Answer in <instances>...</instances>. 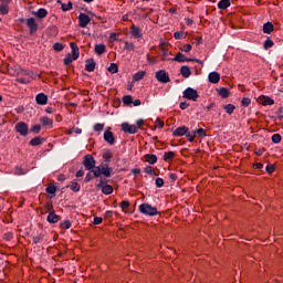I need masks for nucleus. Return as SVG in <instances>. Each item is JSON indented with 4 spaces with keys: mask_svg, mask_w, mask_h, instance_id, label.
Wrapping results in <instances>:
<instances>
[{
    "mask_svg": "<svg viewBox=\"0 0 283 283\" xmlns=\"http://www.w3.org/2000/svg\"><path fill=\"white\" fill-rule=\"evenodd\" d=\"M130 34L133 39H143V30L139 27H136V24L130 27Z\"/></svg>",
    "mask_w": 283,
    "mask_h": 283,
    "instance_id": "13",
    "label": "nucleus"
},
{
    "mask_svg": "<svg viewBox=\"0 0 283 283\" xmlns=\"http://www.w3.org/2000/svg\"><path fill=\"white\" fill-rule=\"evenodd\" d=\"M180 74L184 78H189L191 76V69L188 65H184L180 69Z\"/></svg>",
    "mask_w": 283,
    "mask_h": 283,
    "instance_id": "24",
    "label": "nucleus"
},
{
    "mask_svg": "<svg viewBox=\"0 0 283 283\" xmlns=\"http://www.w3.org/2000/svg\"><path fill=\"white\" fill-rule=\"evenodd\" d=\"M59 220H61V217L56 214V212L54 211L49 212V216L46 218V222H49V224H56Z\"/></svg>",
    "mask_w": 283,
    "mask_h": 283,
    "instance_id": "15",
    "label": "nucleus"
},
{
    "mask_svg": "<svg viewBox=\"0 0 283 283\" xmlns=\"http://www.w3.org/2000/svg\"><path fill=\"white\" fill-rule=\"evenodd\" d=\"M172 136L175 137L186 136L189 143H193V140H196V133L189 132V128L187 126L177 127L172 133Z\"/></svg>",
    "mask_w": 283,
    "mask_h": 283,
    "instance_id": "2",
    "label": "nucleus"
},
{
    "mask_svg": "<svg viewBox=\"0 0 283 283\" xmlns=\"http://www.w3.org/2000/svg\"><path fill=\"white\" fill-rule=\"evenodd\" d=\"M60 227H61V229L67 230V229H70L72 227V222L70 220H65L64 222H62L60 224Z\"/></svg>",
    "mask_w": 283,
    "mask_h": 283,
    "instance_id": "50",
    "label": "nucleus"
},
{
    "mask_svg": "<svg viewBox=\"0 0 283 283\" xmlns=\"http://www.w3.org/2000/svg\"><path fill=\"white\" fill-rule=\"evenodd\" d=\"M180 50L181 52H191L192 46L191 44H185Z\"/></svg>",
    "mask_w": 283,
    "mask_h": 283,
    "instance_id": "57",
    "label": "nucleus"
},
{
    "mask_svg": "<svg viewBox=\"0 0 283 283\" xmlns=\"http://www.w3.org/2000/svg\"><path fill=\"white\" fill-rule=\"evenodd\" d=\"M46 193H51L52 196H54V193H56V187L55 186H48L45 188Z\"/></svg>",
    "mask_w": 283,
    "mask_h": 283,
    "instance_id": "51",
    "label": "nucleus"
},
{
    "mask_svg": "<svg viewBox=\"0 0 283 283\" xmlns=\"http://www.w3.org/2000/svg\"><path fill=\"white\" fill-rule=\"evenodd\" d=\"M120 129L124 134H138V126L129 125L127 122L122 123Z\"/></svg>",
    "mask_w": 283,
    "mask_h": 283,
    "instance_id": "9",
    "label": "nucleus"
},
{
    "mask_svg": "<svg viewBox=\"0 0 283 283\" xmlns=\"http://www.w3.org/2000/svg\"><path fill=\"white\" fill-rule=\"evenodd\" d=\"M274 27L272 22H266L263 24V33L264 34H271V32H273Z\"/></svg>",
    "mask_w": 283,
    "mask_h": 283,
    "instance_id": "29",
    "label": "nucleus"
},
{
    "mask_svg": "<svg viewBox=\"0 0 283 283\" xmlns=\"http://www.w3.org/2000/svg\"><path fill=\"white\" fill-rule=\"evenodd\" d=\"M87 171H94L96 169V159L92 155H85L84 160L82 163Z\"/></svg>",
    "mask_w": 283,
    "mask_h": 283,
    "instance_id": "5",
    "label": "nucleus"
},
{
    "mask_svg": "<svg viewBox=\"0 0 283 283\" xmlns=\"http://www.w3.org/2000/svg\"><path fill=\"white\" fill-rule=\"evenodd\" d=\"M108 72L111 74H118V65L116 63H111Z\"/></svg>",
    "mask_w": 283,
    "mask_h": 283,
    "instance_id": "41",
    "label": "nucleus"
},
{
    "mask_svg": "<svg viewBox=\"0 0 283 283\" xmlns=\"http://www.w3.org/2000/svg\"><path fill=\"white\" fill-rule=\"evenodd\" d=\"M107 52V46L105 44H95V54L101 56V54H105Z\"/></svg>",
    "mask_w": 283,
    "mask_h": 283,
    "instance_id": "25",
    "label": "nucleus"
},
{
    "mask_svg": "<svg viewBox=\"0 0 283 283\" xmlns=\"http://www.w3.org/2000/svg\"><path fill=\"white\" fill-rule=\"evenodd\" d=\"M174 158H176V153L174 151H168L164 154V160L166 161L174 160Z\"/></svg>",
    "mask_w": 283,
    "mask_h": 283,
    "instance_id": "37",
    "label": "nucleus"
},
{
    "mask_svg": "<svg viewBox=\"0 0 283 283\" xmlns=\"http://www.w3.org/2000/svg\"><path fill=\"white\" fill-rule=\"evenodd\" d=\"M155 185L158 189H160V187H165V180L163 178H157Z\"/></svg>",
    "mask_w": 283,
    "mask_h": 283,
    "instance_id": "53",
    "label": "nucleus"
},
{
    "mask_svg": "<svg viewBox=\"0 0 283 283\" xmlns=\"http://www.w3.org/2000/svg\"><path fill=\"white\" fill-rule=\"evenodd\" d=\"M179 107H180V109H187V107H189V103H187V102H181V103L179 104Z\"/></svg>",
    "mask_w": 283,
    "mask_h": 283,
    "instance_id": "63",
    "label": "nucleus"
},
{
    "mask_svg": "<svg viewBox=\"0 0 283 283\" xmlns=\"http://www.w3.org/2000/svg\"><path fill=\"white\" fill-rule=\"evenodd\" d=\"M35 102L38 105H48V95L40 93L35 96Z\"/></svg>",
    "mask_w": 283,
    "mask_h": 283,
    "instance_id": "19",
    "label": "nucleus"
},
{
    "mask_svg": "<svg viewBox=\"0 0 283 283\" xmlns=\"http://www.w3.org/2000/svg\"><path fill=\"white\" fill-rule=\"evenodd\" d=\"M15 132L20 134V136H27L30 132V128H28V124H25L24 122H19L15 125Z\"/></svg>",
    "mask_w": 283,
    "mask_h": 283,
    "instance_id": "10",
    "label": "nucleus"
},
{
    "mask_svg": "<svg viewBox=\"0 0 283 283\" xmlns=\"http://www.w3.org/2000/svg\"><path fill=\"white\" fill-rule=\"evenodd\" d=\"M67 187H70V189L74 191V193H78V191H81V184L76 181H72L71 185Z\"/></svg>",
    "mask_w": 283,
    "mask_h": 283,
    "instance_id": "32",
    "label": "nucleus"
},
{
    "mask_svg": "<svg viewBox=\"0 0 283 283\" xmlns=\"http://www.w3.org/2000/svg\"><path fill=\"white\" fill-rule=\"evenodd\" d=\"M27 28H29L30 34H34L39 30V24L36 23V19L29 18L25 20Z\"/></svg>",
    "mask_w": 283,
    "mask_h": 283,
    "instance_id": "11",
    "label": "nucleus"
},
{
    "mask_svg": "<svg viewBox=\"0 0 283 283\" xmlns=\"http://www.w3.org/2000/svg\"><path fill=\"white\" fill-rule=\"evenodd\" d=\"M63 43H61V42H56V43H54L53 44V50L55 51V52H63Z\"/></svg>",
    "mask_w": 283,
    "mask_h": 283,
    "instance_id": "46",
    "label": "nucleus"
},
{
    "mask_svg": "<svg viewBox=\"0 0 283 283\" xmlns=\"http://www.w3.org/2000/svg\"><path fill=\"white\" fill-rule=\"evenodd\" d=\"M112 171L113 169L109 167V165L101 164L92 170V174L94 178H101V176H104L105 178H112Z\"/></svg>",
    "mask_w": 283,
    "mask_h": 283,
    "instance_id": "1",
    "label": "nucleus"
},
{
    "mask_svg": "<svg viewBox=\"0 0 283 283\" xmlns=\"http://www.w3.org/2000/svg\"><path fill=\"white\" fill-rule=\"evenodd\" d=\"M15 174L17 176H25L27 171L21 167H15Z\"/></svg>",
    "mask_w": 283,
    "mask_h": 283,
    "instance_id": "55",
    "label": "nucleus"
},
{
    "mask_svg": "<svg viewBox=\"0 0 283 283\" xmlns=\"http://www.w3.org/2000/svg\"><path fill=\"white\" fill-rule=\"evenodd\" d=\"M184 98H188V101H198L200 98V95L198 94V91L195 88L188 87L184 91Z\"/></svg>",
    "mask_w": 283,
    "mask_h": 283,
    "instance_id": "6",
    "label": "nucleus"
},
{
    "mask_svg": "<svg viewBox=\"0 0 283 283\" xmlns=\"http://www.w3.org/2000/svg\"><path fill=\"white\" fill-rule=\"evenodd\" d=\"M129 201L128 200H124L119 203V207L123 211H125L126 209H129Z\"/></svg>",
    "mask_w": 283,
    "mask_h": 283,
    "instance_id": "52",
    "label": "nucleus"
},
{
    "mask_svg": "<svg viewBox=\"0 0 283 283\" xmlns=\"http://www.w3.org/2000/svg\"><path fill=\"white\" fill-rule=\"evenodd\" d=\"M208 81L210 83H213V85H216L217 83H220V73H218L216 71L210 72L208 75Z\"/></svg>",
    "mask_w": 283,
    "mask_h": 283,
    "instance_id": "18",
    "label": "nucleus"
},
{
    "mask_svg": "<svg viewBox=\"0 0 283 283\" xmlns=\"http://www.w3.org/2000/svg\"><path fill=\"white\" fill-rule=\"evenodd\" d=\"M64 65H71V63L73 62V61H76V60H74V57L72 56V54H67V56H65L64 57Z\"/></svg>",
    "mask_w": 283,
    "mask_h": 283,
    "instance_id": "45",
    "label": "nucleus"
},
{
    "mask_svg": "<svg viewBox=\"0 0 283 283\" xmlns=\"http://www.w3.org/2000/svg\"><path fill=\"white\" fill-rule=\"evenodd\" d=\"M8 12H10V6L1 3L0 4V13L8 14Z\"/></svg>",
    "mask_w": 283,
    "mask_h": 283,
    "instance_id": "42",
    "label": "nucleus"
},
{
    "mask_svg": "<svg viewBox=\"0 0 283 283\" xmlns=\"http://www.w3.org/2000/svg\"><path fill=\"white\" fill-rule=\"evenodd\" d=\"M94 132H103L105 129V124L97 123L93 126Z\"/></svg>",
    "mask_w": 283,
    "mask_h": 283,
    "instance_id": "47",
    "label": "nucleus"
},
{
    "mask_svg": "<svg viewBox=\"0 0 283 283\" xmlns=\"http://www.w3.org/2000/svg\"><path fill=\"white\" fill-rule=\"evenodd\" d=\"M174 39H176L177 41L180 39H187V33H185L184 31H176L174 33Z\"/></svg>",
    "mask_w": 283,
    "mask_h": 283,
    "instance_id": "36",
    "label": "nucleus"
},
{
    "mask_svg": "<svg viewBox=\"0 0 283 283\" xmlns=\"http://www.w3.org/2000/svg\"><path fill=\"white\" fill-rule=\"evenodd\" d=\"M190 134H195V138L198 136L199 138H205L207 136V133L202 128L191 130Z\"/></svg>",
    "mask_w": 283,
    "mask_h": 283,
    "instance_id": "33",
    "label": "nucleus"
},
{
    "mask_svg": "<svg viewBox=\"0 0 283 283\" xmlns=\"http://www.w3.org/2000/svg\"><path fill=\"white\" fill-rule=\"evenodd\" d=\"M155 78H157V81L159 83H170L171 78L169 77V73H167V71L165 70H159L155 73Z\"/></svg>",
    "mask_w": 283,
    "mask_h": 283,
    "instance_id": "7",
    "label": "nucleus"
},
{
    "mask_svg": "<svg viewBox=\"0 0 283 283\" xmlns=\"http://www.w3.org/2000/svg\"><path fill=\"white\" fill-rule=\"evenodd\" d=\"M218 94L221 95V98H229L231 96V91L227 87H221L219 91H218Z\"/></svg>",
    "mask_w": 283,
    "mask_h": 283,
    "instance_id": "28",
    "label": "nucleus"
},
{
    "mask_svg": "<svg viewBox=\"0 0 283 283\" xmlns=\"http://www.w3.org/2000/svg\"><path fill=\"white\" fill-rule=\"evenodd\" d=\"M223 109L227 112V114L231 115L233 112H235V105L227 104L223 106Z\"/></svg>",
    "mask_w": 283,
    "mask_h": 283,
    "instance_id": "34",
    "label": "nucleus"
},
{
    "mask_svg": "<svg viewBox=\"0 0 283 283\" xmlns=\"http://www.w3.org/2000/svg\"><path fill=\"white\" fill-rule=\"evenodd\" d=\"M31 14L36 17V19H45V17H48V11L45 8H40L38 11H32Z\"/></svg>",
    "mask_w": 283,
    "mask_h": 283,
    "instance_id": "20",
    "label": "nucleus"
},
{
    "mask_svg": "<svg viewBox=\"0 0 283 283\" xmlns=\"http://www.w3.org/2000/svg\"><path fill=\"white\" fill-rule=\"evenodd\" d=\"M145 174H148L149 176H157V174H154V169H151L150 166L145 168Z\"/></svg>",
    "mask_w": 283,
    "mask_h": 283,
    "instance_id": "59",
    "label": "nucleus"
},
{
    "mask_svg": "<svg viewBox=\"0 0 283 283\" xmlns=\"http://www.w3.org/2000/svg\"><path fill=\"white\" fill-rule=\"evenodd\" d=\"M40 123L42 124V127H52V125H54V120L49 117H41Z\"/></svg>",
    "mask_w": 283,
    "mask_h": 283,
    "instance_id": "26",
    "label": "nucleus"
},
{
    "mask_svg": "<svg viewBox=\"0 0 283 283\" xmlns=\"http://www.w3.org/2000/svg\"><path fill=\"white\" fill-rule=\"evenodd\" d=\"M145 160L149 165H156L158 163V157L154 154H147L145 155Z\"/></svg>",
    "mask_w": 283,
    "mask_h": 283,
    "instance_id": "23",
    "label": "nucleus"
},
{
    "mask_svg": "<svg viewBox=\"0 0 283 283\" xmlns=\"http://www.w3.org/2000/svg\"><path fill=\"white\" fill-rule=\"evenodd\" d=\"M272 143H274L275 145L282 143V135L280 134L272 135Z\"/></svg>",
    "mask_w": 283,
    "mask_h": 283,
    "instance_id": "43",
    "label": "nucleus"
},
{
    "mask_svg": "<svg viewBox=\"0 0 283 283\" xmlns=\"http://www.w3.org/2000/svg\"><path fill=\"white\" fill-rule=\"evenodd\" d=\"M104 140L105 143H108V145H114L116 143V137H114V133H112V130H105Z\"/></svg>",
    "mask_w": 283,
    "mask_h": 283,
    "instance_id": "14",
    "label": "nucleus"
},
{
    "mask_svg": "<svg viewBox=\"0 0 283 283\" xmlns=\"http://www.w3.org/2000/svg\"><path fill=\"white\" fill-rule=\"evenodd\" d=\"M107 182H109V180L101 178L96 187L97 189H102V193H104V196H112V193H114V187Z\"/></svg>",
    "mask_w": 283,
    "mask_h": 283,
    "instance_id": "4",
    "label": "nucleus"
},
{
    "mask_svg": "<svg viewBox=\"0 0 283 283\" xmlns=\"http://www.w3.org/2000/svg\"><path fill=\"white\" fill-rule=\"evenodd\" d=\"M45 209L49 213H52V211H54V206L52 203H46Z\"/></svg>",
    "mask_w": 283,
    "mask_h": 283,
    "instance_id": "61",
    "label": "nucleus"
},
{
    "mask_svg": "<svg viewBox=\"0 0 283 283\" xmlns=\"http://www.w3.org/2000/svg\"><path fill=\"white\" fill-rule=\"evenodd\" d=\"M169 61H176L177 63L195 62L200 63L198 59L185 57V54L181 52L177 53L175 57L169 59Z\"/></svg>",
    "mask_w": 283,
    "mask_h": 283,
    "instance_id": "8",
    "label": "nucleus"
},
{
    "mask_svg": "<svg viewBox=\"0 0 283 283\" xmlns=\"http://www.w3.org/2000/svg\"><path fill=\"white\" fill-rule=\"evenodd\" d=\"M70 48L72 50L71 56L73 57V60H78V56H81V52L78 51V45L75 42H71Z\"/></svg>",
    "mask_w": 283,
    "mask_h": 283,
    "instance_id": "16",
    "label": "nucleus"
},
{
    "mask_svg": "<svg viewBox=\"0 0 283 283\" xmlns=\"http://www.w3.org/2000/svg\"><path fill=\"white\" fill-rule=\"evenodd\" d=\"M259 103H261V105H275V101L266 95H261L259 97Z\"/></svg>",
    "mask_w": 283,
    "mask_h": 283,
    "instance_id": "17",
    "label": "nucleus"
},
{
    "mask_svg": "<svg viewBox=\"0 0 283 283\" xmlns=\"http://www.w3.org/2000/svg\"><path fill=\"white\" fill-rule=\"evenodd\" d=\"M91 21L92 19L90 18V15H87L86 13H80L78 15L80 28H87Z\"/></svg>",
    "mask_w": 283,
    "mask_h": 283,
    "instance_id": "12",
    "label": "nucleus"
},
{
    "mask_svg": "<svg viewBox=\"0 0 283 283\" xmlns=\"http://www.w3.org/2000/svg\"><path fill=\"white\" fill-rule=\"evenodd\" d=\"M265 171H266L268 174H273V171H275V166H274V165H268V166L265 167Z\"/></svg>",
    "mask_w": 283,
    "mask_h": 283,
    "instance_id": "58",
    "label": "nucleus"
},
{
    "mask_svg": "<svg viewBox=\"0 0 283 283\" xmlns=\"http://www.w3.org/2000/svg\"><path fill=\"white\" fill-rule=\"evenodd\" d=\"M231 7V0H220L218 2L219 10H227V8Z\"/></svg>",
    "mask_w": 283,
    "mask_h": 283,
    "instance_id": "27",
    "label": "nucleus"
},
{
    "mask_svg": "<svg viewBox=\"0 0 283 283\" xmlns=\"http://www.w3.org/2000/svg\"><path fill=\"white\" fill-rule=\"evenodd\" d=\"M135 48H136V45H134V43H132V42H125V44H124V50H127V52L134 51Z\"/></svg>",
    "mask_w": 283,
    "mask_h": 283,
    "instance_id": "44",
    "label": "nucleus"
},
{
    "mask_svg": "<svg viewBox=\"0 0 283 283\" xmlns=\"http://www.w3.org/2000/svg\"><path fill=\"white\" fill-rule=\"evenodd\" d=\"M155 125L158 127V129H163L165 127V122L156 119Z\"/></svg>",
    "mask_w": 283,
    "mask_h": 283,
    "instance_id": "56",
    "label": "nucleus"
},
{
    "mask_svg": "<svg viewBox=\"0 0 283 283\" xmlns=\"http://www.w3.org/2000/svg\"><path fill=\"white\" fill-rule=\"evenodd\" d=\"M103 223V218L101 217H95L93 220V224H102Z\"/></svg>",
    "mask_w": 283,
    "mask_h": 283,
    "instance_id": "62",
    "label": "nucleus"
},
{
    "mask_svg": "<svg viewBox=\"0 0 283 283\" xmlns=\"http://www.w3.org/2000/svg\"><path fill=\"white\" fill-rule=\"evenodd\" d=\"M273 45H275V43L273 42V40H271V38H268L264 41L263 48L264 50H270V48H273Z\"/></svg>",
    "mask_w": 283,
    "mask_h": 283,
    "instance_id": "38",
    "label": "nucleus"
},
{
    "mask_svg": "<svg viewBox=\"0 0 283 283\" xmlns=\"http://www.w3.org/2000/svg\"><path fill=\"white\" fill-rule=\"evenodd\" d=\"M94 70H96V62L94 61V59L86 60L85 71L86 72H94Z\"/></svg>",
    "mask_w": 283,
    "mask_h": 283,
    "instance_id": "21",
    "label": "nucleus"
},
{
    "mask_svg": "<svg viewBox=\"0 0 283 283\" xmlns=\"http://www.w3.org/2000/svg\"><path fill=\"white\" fill-rule=\"evenodd\" d=\"M133 176H139L140 169L139 168H133L132 170Z\"/></svg>",
    "mask_w": 283,
    "mask_h": 283,
    "instance_id": "64",
    "label": "nucleus"
},
{
    "mask_svg": "<svg viewBox=\"0 0 283 283\" xmlns=\"http://www.w3.org/2000/svg\"><path fill=\"white\" fill-rule=\"evenodd\" d=\"M124 105H132V103H134V98L132 97V95H125L122 98Z\"/></svg>",
    "mask_w": 283,
    "mask_h": 283,
    "instance_id": "40",
    "label": "nucleus"
},
{
    "mask_svg": "<svg viewBox=\"0 0 283 283\" xmlns=\"http://www.w3.org/2000/svg\"><path fill=\"white\" fill-rule=\"evenodd\" d=\"M112 158H114L112 150H106L103 153L104 163H112Z\"/></svg>",
    "mask_w": 283,
    "mask_h": 283,
    "instance_id": "31",
    "label": "nucleus"
},
{
    "mask_svg": "<svg viewBox=\"0 0 283 283\" xmlns=\"http://www.w3.org/2000/svg\"><path fill=\"white\" fill-rule=\"evenodd\" d=\"M145 78V71H139L133 76V81L138 82Z\"/></svg>",
    "mask_w": 283,
    "mask_h": 283,
    "instance_id": "35",
    "label": "nucleus"
},
{
    "mask_svg": "<svg viewBox=\"0 0 283 283\" xmlns=\"http://www.w3.org/2000/svg\"><path fill=\"white\" fill-rule=\"evenodd\" d=\"M43 143H45V138L36 136L29 142V145H31V147H39V145H43Z\"/></svg>",
    "mask_w": 283,
    "mask_h": 283,
    "instance_id": "22",
    "label": "nucleus"
},
{
    "mask_svg": "<svg viewBox=\"0 0 283 283\" xmlns=\"http://www.w3.org/2000/svg\"><path fill=\"white\" fill-rule=\"evenodd\" d=\"M279 120H283V107H279L275 112Z\"/></svg>",
    "mask_w": 283,
    "mask_h": 283,
    "instance_id": "54",
    "label": "nucleus"
},
{
    "mask_svg": "<svg viewBox=\"0 0 283 283\" xmlns=\"http://www.w3.org/2000/svg\"><path fill=\"white\" fill-rule=\"evenodd\" d=\"M94 179V176H92V172H87L84 179V182H91Z\"/></svg>",
    "mask_w": 283,
    "mask_h": 283,
    "instance_id": "60",
    "label": "nucleus"
},
{
    "mask_svg": "<svg viewBox=\"0 0 283 283\" xmlns=\"http://www.w3.org/2000/svg\"><path fill=\"white\" fill-rule=\"evenodd\" d=\"M242 107H249L251 105V98L249 97H243L241 101Z\"/></svg>",
    "mask_w": 283,
    "mask_h": 283,
    "instance_id": "49",
    "label": "nucleus"
},
{
    "mask_svg": "<svg viewBox=\"0 0 283 283\" xmlns=\"http://www.w3.org/2000/svg\"><path fill=\"white\" fill-rule=\"evenodd\" d=\"M59 3H61V8L63 10V12H67L70 10H72V1H69L67 4L59 1Z\"/></svg>",
    "mask_w": 283,
    "mask_h": 283,
    "instance_id": "39",
    "label": "nucleus"
},
{
    "mask_svg": "<svg viewBox=\"0 0 283 283\" xmlns=\"http://www.w3.org/2000/svg\"><path fill=\"white\" fill-rule=\"evenodd\" d=\"M138 211L140 213H143V216H148V217H154V216H158L160 212H158V208L156 207H153L149 203H142L139 207H138Z\"/></svg>",
    "mask_w": 283,
    "mask_h": 283,
    "instance_id": "3",
    "label": "nucleus"
},
{
    "mask_svg": "<svg viewBox=\"0 0 283 283\" xmlns=\"http://www.w3.org/2000/svg\"><path fill=\"white\" fill-rule=\"evenodd\" d=\"M44 238H45V233L43 232L39 233L38 235L32 238L33 244H41Z\"/></svg>",
    "mask_w": 283,
    "mask_h": 283,
    "instance_id": "30",
    "label": "nucleus"
},
{
    "mask_svg": "<svg viewBox=\"0 0 283 283\" xmlns=\"http://www.w3.org/2000/svg\"><path fill=\"white\" fill-rule=\"evenodd\" d=\"M30 132L32 134H39L41 132V125L36 124V125H33L31 128H30Z\"/></svg>",
    "mask_w": 283,
    "mask_h": 283,
    "instance_id": "48",
    "label": "nucleus"
}]
</instances>
